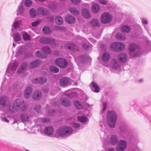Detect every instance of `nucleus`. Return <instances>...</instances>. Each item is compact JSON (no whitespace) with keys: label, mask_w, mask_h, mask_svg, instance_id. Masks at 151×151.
Segmentation results:
<instances>
[{"label":"nucleus","mask_w":151,"mask_h":151,"mask_svg":"<svg viewBox=\"0 0 151 151\" xmlns=\"http://www.w3.org/2000/svg\"><path fill=\"white\" fill-rule=\"evenodd\" d=\"M117 115L114 111H109L107 114V122L108 125L111 128H114L115 126Z\"/></svg>","instance_id":"1"},{"label":"nucleus","mask_w":151,"mask_h":151,"mask_svg":"<svg viewBox=\"0 0 151 151\" xmlns=\"http://www.w3.org/2000/svg\"><path fill=\"white\" fill-rule=\"evenodd\" d=\"M73 132L72 128L68 127L63 126L59 128L56 131L57 133L61 137L66 138Z\"/></svg>","instance_id":"2"},{"label":"nucleus","mask_w":151,"mask_h":151,"mask_svg":"<svg viewBox=\"0 0 151 151\" xmlns=\"http://www.w3.org/2000/svg\"><path fill=\"white\" fill-rule=\"evenodd\" d=\"M27 109V105L24 101L20 102L19 99H17L14 101L12 109L13 111L14 110L17 111L20 109L22 111H26Z\"/></svg>","instance_id":"3"},{"label":"nucleus","mask_w":151,"mask_h":151,"mask_svg":"<svg viewBox=\"0 0 151 151\" xmlns=\"http://www.w3.org/2000/svg\"><path fill=\"white\" fill-rule=\"evenodd\" d=\"M140 50L139 46L134 43H131L129 47V55L131 57H134L136 56L139 52Z\"/></svg>","instance_id":"4"},{"label":"nucleus","mask_w":151,"mask_h":151,"mask_svg":"<svg viewBox=\"0 0 151 151\" xmlns=\"http://www.w3.org/2000/svg\"><path fill=\"white\" fill-rule=\"evenodd\" d=\"M0 105L4 108H6L9 113H12L13 112V110L11 109L10 102L8 97L3 96L0 98Z\"/></svg>","instance_id":"5"},{"label":"nucleus","mask_w":151,"mask_h":151,"mask_svg":"<svg viewBox=\"0 0 151 151\" xmlns=\"http://www.w3.org/2000/svg\"><path fill=\"white\" fill-rule=\"evenodd\" d=\"M39 41L40 43L49 44L54 47L58 46V44L56 43V40L53 38L41 37Z\"/></svg>","instance_id":"6"},{"label":"nucleus","mask_w":151,"mask_h":151,"mask_svg":"<svg viewBox=\"0 0 151 151\" xmlns=\"http://www.w3.org/2000/svg\"><path fill=\"white\" fill-rule=\"evenodd\" d=\"M55 63L56 65L62 68L66 67L68 65L67 60L63 58H58L56 59Z\"/></svg>","instance_id":"7"},{"label":"nucleus","mask_w":151,"mask_h":151,"mask_svg":"<svg viewBox=\"0 0 151 151\" xmlns=\"http://www.w3.org/2000/svg\"><path fill=\"white\" fill-rule=\"evenodd\" d=\"M112 19V16L108 13H103L101 17V22L103 23H107L110 22Z\"/></svg>","instance_id":"8"},{"label":"nucleus","mask_w":151,"mask_h":151,"mask_svg":"<svg viewBox=\"0 0 151 151\" xmlns=\"http://www.w3.org/2000/svg\"><path fill=\"white\" fill-rule=\"evenodd\" d=\"M127 146L126 142L123 140H120L118 144V148L116 151H124Z\"/></svg>","instance_id":"9"},{"label":"nucleus","mask_w":151,"mask_h":151,"mask_svg":"<svg viewBox=\"0 0 151 151\" xmlns=\"http://www.w3.org/2000/svg\"><path fill=\"white\" fill-rule=\"evenodd\" d=\"M78 61L82 63H84L87 62H90L91 58L88 56L84 55L78 56L77 58Z\"/></svg>","instance_id":"10"},{"label":"nucleus","mask_w":151,"mask_h":151,"mask_svg":"<svg viewBox=\"0 0 151 151\" xmlns=\"http://www.w3.org/2000/svg\"><path fill=\"white\" fill-rule=\"evenodd\" d=\"M41 93L39 90L35 91L32 95V99L35 100H39L41 98Z\"/></svg>","instance_id":"11"},{"label":"nucleus","mask_w":151,"mask_h":151,"mask_svg":"<svg viewBox=\"0 0 151 151\" xmlns=\"http://www.w3.org/2000/svg\"><path fill=\"white\" fill-rule=\"evenodd\" d=\"M54 128L51 126L46 127L44 129V132L46 135L50 136L54 132Z\"/></svg>","instance_id":"12"},{"label":"nucleus","mask_w":151,"mask_h":151,"mask_svg":"<svg viewBox=\"0 0 151 151\" xmlns=\"http://www.w3.org/2000/svg\"><path fill=\"white\" fill-rule=\"evenodd\" d=\"M70 79L65 77H63L61 78L60 80V85L62 86H65L69 84Z\"/></svg>","instance_id":"13"},{"label":"nucleus","mask_w":151,"mask_h":151,"mask_svg":"<svg viewBox=\"0 0 151 151\" xmlns=\"http://www.w3.org/2000/svg\"><path fill=\"white\" fill-rule=\"evenodd\" d=\"M65 20L66 22L69 24H72L74 23L76 19L73 16L69 14L66 16Z\"/></svg>","instance_id":"14"},{"label":"nucleus","mask_w":151,"mask_h":151,"mask_svg":"<svg viewBox=\"0 0 151 151\" xmlns=\"http://www.w3.org/2000/svg\"><path fill=\"white\" fill-rule=\"evenodd\" d=\"M32 91V87L28 86L25 89L24 92V96L25 98L27 99L31 96Z\"/></svg>","instance_id":"15"},{"label":"nucleus","mask_w":151,"mask_h":151,"mask_svg":"<svg viewBox=\"0 0 151 151\" xmlns=\"http://www.w3.org/2000/svg\"><path fill=\"white\" fill-rule=\"evenodd\" d=\"M120 130L121 134L123 136H124V134L127 135L128 131L127 130V126L126 124H122L120 127Z\"/></svg>","instance_id":"16"},{"label":"nucleus","mask_w":151,"mask_h":151,"mask_svg":"<svg viewBox=\"0 0 151 151\" xmlns=\"http://www.w3.org/2000/svg\"><path fill=\"white\" fill-rule=\"evenodd\" d=\"M47 80L45 77L38 78L33 79L32 81L33 83H35L43 84L47 81Z\"/></svg>","instance_id":"17"},{"label":"nucleus","mask_w":151,"mask_h":151,"mask_svg":"<svg viewBox=\"0 0 151 151\" xmlns=\"http://www.w3.org/2000/svg\"><path fill=\"white\" fill-rule=\"evenodd\" d=\"M61 104L64 106L68 107L70 105V103L69 100L66 98L63 97L60 99Z\"/></svg>","instance_id":"18"},{"label":"nucleus","mask_w":151,"mask_h":151,"mask_svg":"<svg viewBox=\"0 0 151 151\" xmlns=\"http://www.w3.org/2000/svg\"><path fill=\"white\" fill-rule=\"evenodd\" d=\"M118 59L120 62H124L126 61L127 59V55L124 53L120 54L118 56Z\"/></svg>","instance_id":"19"},{"label":"nucleus","mask_w":151,"mask_h":151,"mask_svg":"<svg viewBox=\"0 0 151 151\" xmlns=\"http://www.w3.org/2000/svg\"><path fill=\"white\" fill-rule=\"evenodd\" d=\"M82 13L83 16L85 18H89L91 17V15L88 10L86 8L83 9L82 10Z\"/></svg>","instance_id":"20"},{"label":"nucleus","mask_w":151,"mask_h":151,"mask_svg":"<svg viewBox=\"0 0 151 151\" xmlns=\"http://www.w3.org/2000/svg\"><path fill=\"white\" fill-rule=\"evenodd\" d=\"M40 64V61L39 60H37L32 62L29 65L30 68H32L38 66Z\"/></svg>","instance_id":"21"},{"label":"nucleus","mask_w":151,"mask_h":151,"mask_svg":"<svg viewBox=\"0 0 151 151\" xmlns=\"http://www.w3.org/2000/svg\"><path fill=\"white\" fill-rule=\"evenodd\" d=\"M20 118L21 121L24 122L28 120L29 116L27 114L24 113H22L20 114Z\"/></svg>","instance_id":"22"},{"label":"nucleus","mask_w":151,"mask_h":151,"mask_svg":"<svg viewBox=\"0 0 151 151\" xmlns=\"http://www.w3.org/2000/svg\"><path fill=\"white\" fill-rule=\"evenodd\" d=\"M37 12L39 14L43 16H46L47 14V9L43 7H40L38 9Z\"/></svg>","instance_id":"23"},{"label":"nucleus","mask_w":151,"mask_h":151,"mask_svg":"<svg viewBox=\"0 0 151 151\" xmlns=\"http://www.w3.org/2000/svg\"><path fill=\"white\" fill-rule=\"evenodd\" d=\"M27 66V65L26 63H23L18 68L17 73H19L23 72L26 70Z\"/></svg>","instance_id":"24"},{"label":"nucleus","mask_w":151,"mask_h":151,"mask_svg":"<svg viewBox=\"0 0 151 151\" xmlns=\"http://www.w3.org/2000/svg\"><path fill=\"white\" fill-rule=\"evenodd\" d=\"M90 25L93 27H99L100 23L98 19H94L90 22Z\"/></svg>","instance_id":"25"},{"label":"nucleus","mask_w":151,"mask_h":151,"mask_svg":"<svg viewBox=\"0 0 151 151\" xmlns=\"http://www.w3.org/2000/svg\"><path fill=\"white\" fill-rule=\"evenodd\" d=\"M111 65L112 68L114 69L117 70L119 68V65L116 60H113L111 62Z\"/></svg>","instance_id":"26"},{"label":"nucleus","mask_w":151,"mask_h":151,"mask_svg":"<svg viewBox=\"0 0 151 151\" xmlns=\"http://www.w3.org/2000/svg\"><path fill=\"white\" fill-rule=\"evenodd\" d=\"M110 57V56L109 53L105 52L102 55V58L104 61L107 62L109 61Z\"/></svg>","instance_id":"27"},{"label":"nucleus","mask_w":151,"mask_h":151,"mask_svg":"<svg viewBox=\"0 0 151 151\" xmlns=\"http://www.w3.org/2000/svg\"><path fill=\"white\" fill-rule=\"evenodd\" d=\"M92 87V90L96 93L99 92V88L97 84L94 82H92L91 83Z\"/></svg>","instance_id":"28"},{"label":"nucleus","mask_w":151,"mask_h":151,"mask_svg":"<svg viewBox=\"0 0 151 151\" xmlns=\"http://www.w3.org/2000/svg\"><path fill=\"white\" fill-rule=\"evenodd\" d=\"M92 12L95 13H98L100 9L99 5L97 4H95L92 6Z\"/></svg>","instance_id":"29"},{"label":"nucleus","mask_w":151,"mask_h":151,"mask_svg":"<svg viewBox=\"0 0 151 151\" xmlns=\"http://www.w3.org/2000/svg\"><path fill=\"white\" fill-rule=\"evenodd\" d=\"M118 139V138L116 135H112L110 138V142L112 145H115L116 144Z\"/></svg>","instance_id":"30"},{"label":"nucleus","mask_w":151,"mask_h":151,"mask_svg":"<svg viewBox=\"0 0 151 151\" xmlns=\"http://www.w3.org/2000/svg\"><path fill=\"white\" fill-rule=\"evenodd\" d=\"M141 22L143 25L144 26L145 29L147 31L148 33L149 34V30L148 28V27L147 26H145L144 25H147L148 24V22L147 20L144 18H142L141 19Z\"/></svg>","instance_id":"31"},{"label":"nucleus","mask_w":151,"mask_h":151,"mask_svg":"<svg viewBox=\"0 0 151 151\" xmlns=\"http://www.w3.org/2000/svg\"><path fill=\"white\" fill-rule=\"evenodd\" d=\"M24 12V6L22 5V3H21L18 8L17 15H21Z\"/></svg>","instance_id":"32"},{"label":"nucleus","mask_w":151,"mask_h":151,"mask_svg":"<svg viewBox=\"0 0 151 151\" xmlns=\"http://www.w3.org/2000/svg\"><path fill=\"white\" fill-rule=\"evenodd\" d=\"M42 31L45 35H49L50 34L51 31L50 28L48 27L45 26L42 29Z\"/></svg>","instance_id":"33"},{"label":"nucleus","mask_w":151,"mask_h":151,"mask_svg":"<svg viewBox=\"0 0 151 151\" xmlns=\"http://www.w3.org/2000/svg\"><path fill=\"white\" fill-rule=\"evenodd\" d=\"M121 30L123 32L128 33L130 31V27L128 25H123L121 28Z\"/></svg>","instance_id":"34"},{"label":"nucleus","mask_w":151,"mask_h":151,"mask_svg":"<svg viewBox=\"0 0 151 151\" xmlns=\"http://www.w3.org/2000/svg\"><path fill=\"white\" fill-rule=\"evenodd\" d=\"M120 45L121 44L118 43V42H115L111 44V47L112 50L114 51H117V46Z\"/></svg>","instance_id":"35"},{"label":"nucleus","mask_w":151,"mask_h":151,"mask_svg":"<svg viewBox=\"0 0 151 151\" xmlns=\"http://www.w3.org/2000/svg\"><path fill=\"white\" fill-rule=\"evenodd\" d=\"M116 37L119 40H124L126 38V37L124 35L119 33H118L116 35Z\"/></svg>","instance_id":"36"},{"label":"nucleus","mask_w":151,"mask_h":151,"mask_svg":"<svg viewBox=\"0 0 151 151\" xmlns=\"http://www.w3.org/2000/svg\"><path fill=\"white\" fill-rule=\"evenodd\" d=\"M55 21L56 24L60 25L63 23V20L61 17L57 16L55 18Z\"/></svg>","instance_id":"37"},{"label":"nucleus","mask_w":151,"mask_h":151,"mask_svg":"<svg viewBox=\"0 0 151 151\" xmlns=\"http://www.w3.org/2000/svg\"><path fill=\"white\" fill-rule=\"evenodd\" d=\"M36 55L38 58L44 59L46 57V54H43V53H40L39 51H37L36 53Z\"/></svg>","instance_id":"38"},{"label":"nucleus","mask_w":151,"mask_h":151,"mask_svg":"<svg viewBox=\"0 0 151 151\" xmlns=\"http://www.w3.org/2000/svg\"><path fill=\"white\" fill-rule=\"evenodd\" d=\"M50 70L53 73H57L59 71L58 68L54 66H51L49 67Z\"/></svg>","instance_id":"39"},{"label":"nucleus","mask_w":151,"mask_h":151,"mask_svg":"<svg viewBox=\"0 0 151 151\" xmlns=\"http://www.w3.org/2000/svg\"><path fill=\"white\" fill-rule=\"evenodd\" d=\"M103 133H104V137H102L104 139L108 140L109 138V132L108 130L106 129L105 131H104Z\"/></svg>","instance_id":"40"},{"label":"nucleus","mask_w":151,"mask_h":151,"mask_svg":"<svg viewBox=\"0 0 151 151\" xmlns=\"http://www.w3.org/2000/svg\"><path fill=\"white\" fill-rule=\"evenodd\" d=\"M21 21H16L14 22L12 25L13 28L12 30L13 29V28H14L15 29H17L19 27V25L21 24Z\"/></svg>","instance_id":"41"},{"label":"nucleus","mask_w":151,"mask_h":151,"mask_svg":"<svg viewBox=\"0 0 151 151\" xmlns=\"http://www.w3.org/2000/svg\"><path fill=\"white\" fill-rule=\"evenodd\" d=\"M82 46L83 48L85 50H88L92 48V46L90 43L86 44V43L83 44Z\"/></svg>","instance_id":"42"},{"label":"nucleus","mask_w":151,"mask_h":151,"mask_svg":"<svg viewBox=\"0 0 151 151\" xmlns=\"http://www.w3.org/2000/svg\"><path fill=\"white\" fill-rule=\"evenodd\" d=\"M70 11L71 13L73 15H77L79 14L78 11L74 7H71L70 9Z\"/></svg>","instance_id":"43"},{"label":"nucleus","mask_w":151,"mask_h":151,"mask_svg":"<svg viewBox=\"0 0 151 151\" xmlns=\"http://www.w3.org/2000/svg\"><path fill=\"white\" fill-rule=\"evenodd\" d=\"M36 10L34 9H32L29 11V14L31 17L35 18L36 16Z\"/></svg>","instance_id":"44"},{"label":"nucleus","mask_w":151,"mask_h":151,"mask_svg":"<svg viewBox=\"0 0 151 151\" xmlns=\"http://www.w3.org/2000/svg\"><path fill=\"white\" fill-rule=\"evenodd\" d=\"M118 43H119L121 44V45L117 46V51H119L123 50L125 48V45L124 43L121 42H118Z\"/></svg>","instance_id":"45"},{"label":"nucleus","mask_w":151,"mask_h":151,"mask_svg":"<svg viewBox=\"0 0 151 151\" xmlns=\"http://www.w3.org/2000/svg\"><path fill=\"white\" fill-rule=\"evenodd\" d=\"M42 51L44 52L43 54H46V53L49 54L51 52L50 49L48 47H44L42 48Z\"/></svg>","instance_id":"46"},{"label":"nucleus","mask_w":151,"mask_h":151,"mask_svg":"<svg viewBox=\"0 0 151 151\" xmlns=\"http://www.w3.org/2000/svg\"><path fill=\"white\" fill-rule=\"evenodd\" d=\"M77 118L79 121L83 123L86 122L87 119L86 117L83 116H78V117Z\"/></svg>","instance_id":"47"},{"label":"nucleus","mask_w":151,"mask_h":151,"mask_svg":"<svg viewBox=\"0 0 151 151\" xmlns=\"http://www.w3.org/2000/svg\"><path fill=\"white\" fill-rule=\"evenodd\" d=\"M74 104L77 109H81L82 108V105L79 101H75Z\"/></svg>","instance_id":"48"},{"label":"nucleus","mask_w":151,"mask_h":151,"mask_svg":"<svg viewBox=\"0 0 151 151\" xmlns=\"http://www.w3.org/2000/svg\"><path fill=\"white\" fill-rule=\"evenodd\" d=\"M13 39L15 42H17L20 40L21 37L19 34L15 33L14 35Z\"/></svg>","instance_id":"49"},{"label":"nucleus","mask_w":151,"mask_h":151,"mask_svg":"<svg viewBox=\"0 0 151 151\" xmlns=\"http://www.w3.org/2000/svg\"><path fill=\"white\" fill-rule=\"evenodd\" d=\"M23 38L24 40L25 41L29 40H30V36L25 33L23 34Z\"/></svg>","instance_id":"50"},{"label":"nucleus","mask_w":151,"mask_h":151,"mask_svg":"<svg viewBox=\"0 0 151 151\" xmlns=\"http://www.w3.org/2000/svg\"><path fill=\"white\" fill-rule=\"evenodd\" d=\"M77 93L76 92H72L70 93L67 94V96L70 98H73L77 95Z\"/></svg>","instance_id":"51"},{"label":"nucleus","mask_w":151,"mask_h":151,"mask_svg":"<svg viewBox=\"0 0 151 151\" xmlns=\"http://www.w3.org/2000/svg\"><path fill=\"white\" fill-rule=\"evenodd\" d=\"M24 49L23 47L20 46L19 47L18 50L16 52V53L17 55L21 54L23 51Z\"/></svg>","instance_id":"52"},{"label":"nucleus","mask_w":151,"mask_h":151,"mask_svg":"<svg viewBox=\"0 0 151 151\" xmlns=\"http://www.w3.org/2000/svg\"><path fill=\"white\" fill-rule=\"evenodd\" d=\"M17 67V65L16 63L15 62L12 63L11 66V69L12 71H14L16 69Z\"/></svg>","instance_id":"53"},{"label":"nucleus","mask_w":151,"mask_h":151,"mask_svg":"<svg viewBox=\"0 0 151 151\" xmlns=\"http://www.w3.org/2000/svg\"><path fill=\"white\" fill-rule=\"evenodd\" d=\"M76 48L75 45L73 44L70 43L69 46H68V49L72 50H74Z\"/></svg>","instance_id":"54"},{"label":"nucleus","mask_w":151,"mask_h":151,"mask_svg":"<svg viewBox=\"0 0 151 151\" xmlns=\"http://www.w3.org/2000/svg\"><path fill=\"white\" fill-rule=\"evenodd\" d=\"M32 1L31 0H26L24 2V4L26 6H29L31 5Z\"/></svg>","instance_id":"55"},{"label":"nucleus","mask_w":151,"mask_h":151,"mask_svg":"<svg viewBox=\"0 0 151 151\" xmlns=\"http://www.w3.org/2000/svg\"><path fill=\"white\" fill-rule=\"evenodd\" d=\"M41 120L42 122L44 123H48L50 121V120L47 118H42Z\"/></svg>","instance_id":"56"},{"label":"nucleus","mask_w":151,"mask_h":151,"mask_svg":"<svg viewBox=\"0 0 151 151\" xmlns=\"http://www.w3.org/2000/svg\"><path fill=\"white\" fill-rule=\"evenodd\" d=\"M72 126L73 128L76 129L80 127V125L78 123L73 122L72 124Z\"/></svg>","instance_id":"57"},{"label":"nucleus","mask_w":151,"mask_h":151,"mask_svg":"<svg viewBox=\"0 0 151 151\" xmlns=\"http://www.w3.org/2000/svg\"><path fill=\"white\" fill-rule=\"evenodd\" d=\"M71 3L77 5L80 3L81 0H70Z\"/></svg>","instance_id":"58"},{"label":"nucleus","mask_w":151,"mask_h":151,"mask_svg":"<svg viewBox=\"0 0 151 151\" xmlns=\"http://www.w3.org/2000/svg\"><path fill=\"white\" fill-rule=\"evenodd\" d=\"M40 106H35L34 107V109L37 112H40Z\"/></svg>","instance_id":"59"},{"label":"nucleus","mask_w":151,"mask_h":151,"mask_svg":"<svg viewBox=\"0 0 151 151\" xmlns=\"http://www.w3.org/2000/svg\"><path fill=\"white\" fill-rule=\"evenodd\" d=\"M40 22V21L39 20H37L34 22H33L32 23V26L34 27L35 26L38 24Z\"/></svg>","instance_id":"60"},{"label":"nucleus","mask_w":151,"mask_h":151,"mask_svg":"<svg viewBox=\"0 0 151 151\" xmlns=\"http://www.w3.org/2000/svg\"><path fill=\"white\" fill-rule=\"evenodd\" d=\"M107 103L106 102L103 103V104L102 111L104 112L107 107Z\"/></svg>","instance_id":"61"},{"label":"nucleus","mask_w":151,"mask_h":151,"mask_svg":"<svg viewBox=\"0 0 151 151\" xmlns=\"http://www.w3.org/2000/svg\"><path fill=\"white\" fill-rule=\"evenodd\" d=\"M99 2L101 4L104 5L107 3V1L106 0H99Z\"/></svg>","instance_id":"62"},{"label":"nucleus","mask_w":151,"mask_h":151,"mask_svg":"<svg viewBox=\"0 0 151 151\" xmlns=\"http://www.w3.org/2000/svg\"><path fill=\"white\" fill-rule=\"evenodd\" d=\"M0 118L1 121L3 122H9V121L6 118L1 117Z\"/></svg>","instance_id":"63"},{"label":"nucleus","mask_w":151,"mask_h":151,"mask_svg":"<svg viewBox=\"0 0 151 151\" xmlns=\"http://www.w3.org/2000/svg\"><path fill=\"white\" fill-rule=\"evenodd\" d=\"M115 149L114 148H109L107 149L106 151H115Z\"/></svg>","instance_id":"64"}]
</instances>
